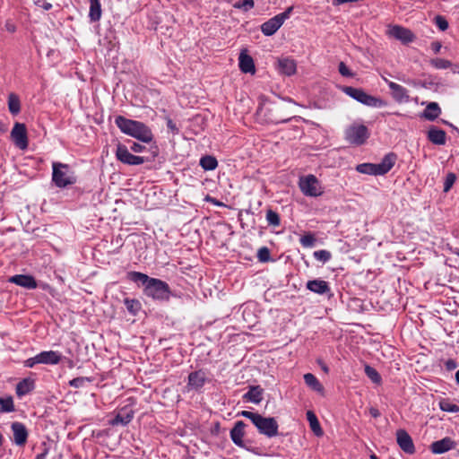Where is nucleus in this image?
I'll return each instance as SVG.
<instances>
[{
	"label": "nucleus",
	"instance_id": "1",
	"mask_svg": "<svg viewBox=\"0 0 459 459\" xmlns=\"http://www.w3.org/2000/svg\"><path fill=\"white\" fill-rule=\"evenodd\" d=\"M126 277L129 281L143 286V294L154 300L165 301L170 298V288L166 281L135 271L128 272Z\"/></svg>",
	"mask_w": 459,
	"mask_h": 459
},
{
	"label": "nucleus",
	"instance_id": "2",
	"mask_svg": "<svg viewBox=\"0 0 459 459\" xmlns=\"http://www.w3.org/2000/svg\"><path fill=\"white\" fill-rule=\"evenodd\" d=\"M115 124L122 133L143 143H149L153 139L152 130L143 122L117 116Z\"/></svg>",
	"mask_w": 459,
	"mask_h": 459
},
{
	"label": "nucleus",
	"instance_id": "3",
	"mask_svg": "<svg viewBox=\"0 0 459 459\" xmlns=\"http://www.w3.org/2000/svg\"><path fill=\"white\" fill-rule=\"evenodd\" d=\"M238 415L250 420L261 435L269 438L279 435V425L273 417H264L257 412L249 411H242L238 412Z\"/></svg>",
	"mask_w": 459,
	"mask_h": 459
},
{
	"label": "nucleus",
	"instance_id": "4",
	"mask_svg": "<svg viewBox=\"0 0 459 459\" xmlns=\"http://www.w3.org/2000/svg\"><path fill=\"white\" fill-rule=\"evenodd\" d=\"M396 155L393 152L384 156L380 163H361L357 165L356 170L359 173L373 176H382L389 172L394 166Z\"/></svg>",
	"mask_w": 459,
	"mask_h": 459
},
{
	"label": "nucleus",
	"instance_id": "5",
	"mask_svg": "<svg viewBox=\"0 0 459 459\" xmlns=\"http://www.w3.org/2000/svg\"><path fill=\"white\" fill-rule=\"evenodd\" d=\"M52 182L59 188L74 185L76 177L68 164L54 161L52 163Z\"/></svg>",
	"mask_w": 459,
	"mask_h": 459
},
{
	"label": "nucleus",
	"instance_id": "6",
	"mask_svg": "<svg viewBox=\"0 0 459 459\" xmlns=\"http://www.w3.org/2000/svg\"><path fill=\"white\" fill-rule=\"evenodd\" d=\"M343 91L351 98L368 107L382 108L386 105L384 100L369 95L362 89L348 86L343 88Z\"/></svg>",
	"mask_w": 459,
	"mask_h": 459
},
{
	"label": "nucleus",
	"instance_id": "7",
	"mask_svg": "<svg viewBox=\"0 0 459 459\" xmlns=\"http://www.w3.org/2000/svg\"><path fill=\"white\" fill-rule=\"evenodd\" d=\"M299 186L300 191L306 196L317 197L324 193L321 183L316 177L312 174L300 177L299 180Z\"/></svg>",
	"mask_w": 459,
	"mask_h": 459
},
{
	"label": "nucleus",
	"instance_id": "8",
	"mask_svg": "<svg viewBox=\"0 0 459 459\" xmlns=\"http://www.w3.org/2000/svg\"><path fill=\"white\" fill-rule=\"evenodd\" d=\"M293 7H288L283 13H281L274 17L269 19L261 25V31L265 36L273 35L283 24V22L290 18Z\"/></svg>",
	"mask_w": 459,
	"mask_h": 459
},
{
	"label": "nucleus",
	"instance_id": "9",
	"mask_svg": "<svg viewBox=\"0 0 459 459\" xmlns=\"http://www.w3.org/2000/svg\"><path fill=\"white\" fill-rule=\"evenodd\" d=\"M345 137L350 143L361 145L368 138V130L363 125H352L346 129Z\"/></svg>",
	"mask_w": 459,
	"mask_h": 459
},
{
	"label": "nucleus",
	"instance_id": "10",
	"mask_svg": "<svg viewBox=\"0 0 459 459\" xmlns=\"http://www.w3.org/2000/svg\"><path fill=\"white\" fill-rule=\"evenodd\" d=\"M11 139L17 148L26 150L29 144L26 126L16 122L11 131Z\"/></svg>",
	"mask_w": 459,
	"mask_h": 459
},
{
	"label": "nucleus",
	"instance_id": "11",
	"mask_svg": "<svg viewBox=\"0 0 459 459\" xmlns=\"http://www.w3.org/2000/svg\"><path fill=\"white\" fill-rule=\"evenodd\" d=\"M386 35L403 44L411 43L415 39V35L411 30L400 25H389L387 27Z\"/></svg>",
	"mask_w": 459,
	"mask_h": 459
},
{
	"label": "nucleus",
	"instance_id": "12",
	"mask_svg": "<svg viewBox=\"0 0 459 459\" xmlns=\"http://www.w3.org/2000/svg\"><path fill=\"white\" fill-rule=\"evenodd\" d=\"M116 157L119 161L127 165H141L144 162L143 157L132 154L129 150L122 144L117 145Z\"/></svg>",
	"mask_w": 459,
	"mask_h": 459
},
{
	"label": "nucleus",
	"instance_id": "13",
	"mask_svg": "<svg viewBox=\"0 0 459 459\" xmlns=\"http://www.w3.org/2000/svg\"><path fill=\"white\" fill-rule=\"evenodd\" d=\"M207 380V374L204 370L200 369L193 371L187 377V388L189 390L198 391L203 388Z\"/></svg>",
	"mask_w": 459,
	"mask_h": 459
},
{
	"label": "nucleus",
	"instance_id": "14",
	"mask_svg": "<svg viewBox=\"0 0 459 459\" xmlns=\"http://www.w3.org/2000/svg\"><path fill=\"white\" fill-rule=\"evenodd\" d=\"M245 427L246 424L243 421H237L234 427L231 429L230 436L232 442L238 447L244 448L247 451H253L251 448L247 446L243 440V437L245 436Z\"/></svg>",
	"mask_w": 459,
	"mask_h": 459
},
{
	"label": "nucleus",
	"instance_id": "15",
	"mask_svg": "<svg viewBox=\"0 0 459 459\" xmlns=\"http://www.w3.org/2000/svg\"><path fill=\"white\" fill-rule=\"evenodd\" d=\"M11 429L13 431L14 444L19 446H23L29 436L25 425L22 422L14 421L11 425Z\"/></svg>",
	"mask_w": 459,
	"mask_h": 459
},
{
	"label": "nucleus",
	"instance_id": "16",
	"mask_svg": "<svg viewBox=\"0 0 459 459\" xmlns=\"http://www.w3.org/2000/svg\"><path fill=\"white\" fill-rule=\"evenodd\" d=\"M396 440L400 448L406 454L412 455L415 452V446L411 436L404 430L399 429L396 432Z\"/></svg>",
	"mask_w": 459,
	"mask_h": 459
},
{
	"label": "nucleus",
	"instance_id": "17",
	"mask_svg": "<svg viewBox=\"0 0 459 459\" xmlns=\"http://www.w3.org/2000/svg\"><path fill=\"white\" fill-rule=\"evenodd\" d=\"M388 87L391 91L393 99L399 103H406L410 101L409 91L403 86L394 82H388Z\"/></svg>",
	"mask_w": 459,
	"mask_h": 459
},
{
	"label": "nucleus",
	"instance_id": "18",
	"mask_svg": "<svg viewBox=\"0 0 459 459\" xmlns=\"http://www.w3.org/2000/svg\"><path fill=\"white\" fill-rule=\"evenodd\" d=\"M134 418V411L128 407H123L117 415L109 421L111 426H126Z\"/></svg>",
	"mask_w": 459,
	"mask_h": 459
},
{
	"label": "nucleus",
	"instance_id": "19",
	"mask_svg": "<svg viewBox=\"0 0 459 459\" xmlns=\"http://www.w3.org/2000/svg\"><path fill=\"white\" fill-rule=\"evenodd\" d=\"M455 447V442L446 437L440 440L435 441L430 446V450L433 454L440 455L448 452Z\"/></svg>",
	"mask_w": 459,
	"mask_h": 459
},
{
	"label": "nucleus",
	"instance_id": "20",
	"mask_svg": "<svg viewBox=\"0 0 459 459\" xmlns=\"http://www.w3.org/2000/svg\"><path fill=\"white\" fill-rule=\"evenodd\" d=\"M9 282L14 283L28 290H33L37 288L36 280L33 276L28 274L13 275L9 278Z\"/></svg>",
	"mask_w": 459,
	"mask_h": 459
},
{
	"label": "nucleus",
	"instance_id": "21",
	"mask_svg": "<svg viewBox=\"0 0 459 459\" xmlns=\"http://www.w3.org/2000/svg\"><path fill=\"white\" fill-rule=\"evenodd\" d=\"M39 363L45 365H57L62 360V354L57 351H44L38 353Z\"/></svg>",
	"mask_w": 459,
	"mask_h": 459
},
{
	"label": "nucleus",
	"instance_id": "22",
	"mask_svg": "<svg viewBox=\"0 0 459 459\" xmlns=\"http://www.w3.org/2000/svg\"><path fill=\"white\" fill-rule=\"evenodd\" d=\"M238 66L242 73L255 74V67L253 58L247 54L246 50L241 51L238 57Z\"/></svg>",
	"mask_w": 459,
	"mask_h": 459
},
{
	"label": "nucleus",
	"instance_id": "23",
	"mask_svg": "<svg viewBox=\"0 0 459 459\" xmlns=\"http://www.w3.org/2000/svg\"><path fill=\"white\" fill-rule=\"evenodd\" d=\"M307 289L319 295L326 294L331 291L329 283L320 279L308 281L307 282Z\"/></svg>",
	"mask_w": 459,
	"mask_h": 459
},
{
	"label": "nucleus",
	"instance_id": "24",
	"mask_svg": "<svg viewBox=\"0 0 459 459\" xmlns=\"http://www.w3.org/2000/svg\"><path fill=\"white\" fill-rule=\"evenodd\" d=\"M428 139L434 144L444 145L446 142V133L436 126H431L428 131Z\"/></svg>",
	"mask_w": 459,
	"mask_h": 459
},
{
	"label": "nucleus",
	"instance_id": "25",
	"mask_svg": "<svg viewBox=\"0 0 459 459\" xmlns=\"http://www.w3.org/2000/svg\"><path fill=\"white\" fill-rule=\"evenodd\" d=\"M35 388V380L31 377H25L16 385V394L18 397H22Z\"/></svg>",
	"mask_w": 459,
	"mask_h": 459
},
{
	"label": "nucleus",
	"instance_id": "26",
	"mask_svg": "<svg viewBox=\"0 0 459 459\" xmlns=\"http://www.w3.org/2000/svg\"><path fill=\"white\" fill-rule=\"evenodd\" d=\"M296 63L293 59L290 58H283L279 60L278 62V69L281 74L285 75H292L296 72Z\"/></svg>",
	"mask_w": 459,
	"mask_h": 459
},
{
	"label": "nucleus",
	"instance_id": "27",
	"mask_svg": "<svg viewBox=\"0 0 459 459\" xmlns=\"http://www.w3.org/2000/svg\"><path fill=\"white\" fill-rule=\"evenodd\" d=\"M441 114V108L437 102H429L422 113V117L429 121H434Z\"/></svg>",
	"mask_w": 459,
	"mask_h": 459
},
{
	"label": "nucleus",
	"instance_id": "28",
	"mask_svg": "<svg viewBox=\"0 0 459 459\" xmlns=\"http://www.w3.org/2000/svg\"><path fill=\"white\" fill-rule=\"evenodd\" d=\"M304 381L306 385L310 387L312 390L323 394L324 386L319 382V380L312 374L307 373L304 375Z\"/></svg>",
	"mask_w": 459,
	"mask_h": 459
},
{
	"label": "nucleus",
	"instance_id": "29",
	"mask_svg": "<svg viewBox=\"0 0 459 459\" xmlns=\"http://www.w3.org/2000/svg\"><path fill=\"white\" fill-rule=\"evenodd\" d=\"M89 18L91 22H98L101 18V4L100 0H89Z\"/></svg>",
	"mask_w": 459,
	"mask_h": 459
},
{
	"label": "nucleus",
	"instance_id": "30",
	"mask_svg": "<svg viewBox=\"0 0 459 459\" xmlns=\"http://www.w3.org/2000/svg\"><path fill=\"white\" fill-rule=\"evenodd\" d=\"M8 109L9 112L13 116H16L21 112L20 98L13 92L8 95Z\"/></svg>",
	"mask_w": 459,
	"mask_h": 459
},
{
	"label": "nucleus",
	"instance_id": "31",
	"mask_svg": "<svg viewBox=\"0 0 459 459\" xmlns=\"http://www.w3.org/2000/svg\"><path fill=\"white\" fill-rule=\"evenodd\" d=\"M244 398L254 403H259L263 400V390L260 386H252Z\"/></svg>",
	"mask_w": 459,
	"mask_h": 459
},
{
	"label": "nucleus",
	"instance_id": "32",
	"mask_svg": "<svg viewBox=\"0 0 459 459\" xmlns=\"http://www.w3.org/2000/svg\"><path fill=\"white\" fill-rule=\"evenodd\" d=\"M307 419L309 422L310 429L315 433V435L317 437L322 436L323 430L320 427V423H319L316 414L312 411H307Z\"/></svg>",
	"mask_w": 459,
	"mask_h": 459
},
{
	"label": "nucleus",
	"instance_id": "33",
	"mask_svg": "<svg viewBox=\"0 0 459 459\" xmlns=\"http://www.w3.org/2000/svg\"><path fill=\"white\" fill-rule=\"evenodd\" d=\"M200 166L204 170H213L218 166V161L215 157L211 155L204 156L200 159Z\"/></svg>",
	"mask_w": 459,
	"mask_h": 459
},
{
	"label": "nucleus",
	"instance_id": "34",
	"mask_svg": "<svg viewBox=\"0 0 459 459\" xmlns=\"http://www.w3.org/2000/svg\"><path fill=\"white\" fill-rule=\"evenodd\" d=\"M124 304L127 311L133 316H136L142 308L140 301L135 299H125Z\"/></svg>",
	"mask_w": 459,
	"mask_h": 459
},
{
	"label": "nucleus",
	"instance_id": "35",
	"mask_svg": "<svg viewBox=\"0 0 459 459\" xmlns=\"http://www.w3.org/2000/svg\"><path fill=\"white\" fill-rule=\"evenodd\" d=\"M367 377L375 384H380L381 377L379 373L371 366L366 365L364 368Z\"/></svg>",
	"mask_w": 459,
	"mask_h": 459
},
{
	"label": "nucleus",
	"instance_id": "36",
	"mask_svg": "<svg viewBox=\"0 0 459 459\" xmlns=\"http://www.w3.org/2000/svg\"><path fill=\"white\" fill-rule=\"evenodd\" d=\"M429 63L434 68L438 70L447 69L453 66L452 63L449 60L444 58H433L429 61Z\"/></svg>",
	"mask_w": 459,
	"mask_h": 459
},
{
	"label": "nucleus",
	"instance_id": "37",
	"mask_svg": "<svg viewBox=\"0 0 459 459\" xmlns=\"http://www.w3.org/2000/svg\"><path fill=\"white\" fill-rule=\"evenodd\" d=\"M14 411V404L12 397L5 399L0 398V411L12 412Z\"/></svg>",
	"mask_w": 459,
	"mask_h": 459
},
{
	"label": "nucleus",
	"instance_id": "38",
	"mask_svg": "<svg viewBox=\"0 0 459 459\" xmlns=\"http://www.w3.org/2000/svg\"><path fill=\"white\" fill-rule=\"evenodd\" d=\"M265 218L268 224L271 226L278 227L281 223L279 214L271 209L267 210Z\"/></svg>",
	"mask_w": 459,
	"mask_h": 459
},
{
	"label": "nucleus",
	"instance_id": "39",
	"mask_svg": "<svg viewBox=\"0 0 459 459\" xmlns=\"http://www.w3.org/2000/svg\"><path fill=\"white\" fill-rule=\"evenodd\" d=\"M439 408L446 412H459V406L450 403L448 400H442L439 403Z\"/></svg>",
	"mask_w": 459,
	"mask_h": 459
},
{
	"label": "nucleus",
	"instance_id": "40",
	"mask_svg": "<svg viewBox=\"0 0 459 459\" xmlns=\"http://www.w3.org/2000/svg\"><path fill=\"white\" fill-rule=\"evenodd\" d=\"M299 242L304 247H312L315 245L316 238L313 234L307 233L300 238Z\"/></svg>",
	"mask_w": 459,
	"mask_h": 459
},
{
	"label": "nucleus",
	"instance_id": "41",
	"mask_svg": "<svg viewBox=\"0 0 459 459\" xmlns=\"http://www.w3.org/2000/svg\"><path fill=\"white\" fill-rule=\"evenodd\" d=\"M331 253L327 250L322 249L314 252V257L322 263H326L331 259Z\"/></svg>",
	"mask_w": 459,
	"mask_h": 459
},
{
	"label": "nucleus",
	"instance_id": "42",
	"mask_svg": "<svg viewBox=\"0 0 459 459\" xmlns=\"http://www.w3.org/2000/svg\"><path fill=\"white\" fill-rule=\"evenodd\" d=\"M89 382H91L90 378L84 377H75V378L70 380L69 385L72 387H74V388H80V387L84 386V385Z\"/></svg>",
	"mask_w": 459,
	"mask_h": 459
},
{
	"label": "nucleus",
	"instance_id": "43",
	"mask_svg": "<svg viewBox=\"0 0 459 459\" xmlns=\"http://www.w3.org/2000/svg\"><path fill=\"white\" fill-rule=\"evenodd\" d=\"M254 0H239L234 4V7L242 9L244 11H248L254 7Z\"/></svg>",
	"mask_w": 459,
	"mask_h": 459
},
{
	"label": "nucleus",
	"instance_id": "44",
	"mask_svg": "<svg viewBox=\"0 0 459 459\" xmlns=\"http://www.w3.org/2000/svg\"><path fill=\"white\" fill-rule=\"evenodd\" d=\"M434 22H435V24L437 25V27L440 30L445 31L447 30L448 22L446 21V19L444 16L437 15L434 19Z\"/></svg>",
	"mask_w": 459,
	"mask_h": 459
},
{
	"label": "nucleus",
	"instance_id": "45",
	"mask_svg": "<svg viewBox=\"0 0 459 459\" xmlns=\"http://www.w3.org/2000/svg\"><path fill=\"white\" fill-rule=\"evenodd\" d=\"M456 177L454 173H448L444 182V192L447 193L455 184Z\"/></svg>",
	"mask_w": 459,
	"mask_h": 459
},
{
	"label": "nucleus",
	"instance_id": "46",
	"mask_svg": "<svg viewBox=\"0 0 459 459\" xmlns=\"http://www.w3.org/2000/svg\"><path fill=\"white\" fill-rule=\"evenodd\" d=\"M36 364H40L38 354L34 357L25 359L23 362L24 367L30 368H33Z\"/></svg>",
	"mask_w": 459,
	"mask_h": 459
},
{
	"label": "nucleus",
	"instance_id": "47",
	"mask_svg": "<svg viewBox=\"0 0 459 459\" xmlns=\"http://www.w3.org/2000/svg\"><path fill=\"white\" fill-rule=\"evenodd\" d=\"M258 258L261 262H266L270 258V253L267 247H262L258 251Z\"/></svg>",
	"mask_w": 459,
	"mask_h": 459
},
{
	"label": "nucleus",
	"instance_id": "48",
	"mask_svg": "<svg viewBox=\"0 0 459 459\" xmlns=\"http://www.w3.org/2000/svg\"><path fill=\"white\" fill-rule=\"evenodd\" d=\"M339 73L342 76H345V77L352 76V73L350 71V69L347 67V65L343 62H341L339 64Z\"/></svg>",
	"mask_w": 459,
	"mask_h": 459
},
{
	"label": "nucleus",
	"instance_id": "49",
	"mask_svg": "<svg viewBox=\"0 0 459 459\" xmlns=\"http://www.w3.org/2000/svg\"><path fill=\"white\" fill-rule=\"evenodd\" d=\"M458 364L455 359H449L445 362V367L446 370L452 371L457 368Z\"/></svg>",
	"mask_w": 459,
	"mask_h": 459
},
{
	"label": "nucleus",
	"instance_id": "50",
	"mask_svg": "<svg viewBox=\"0 0 459 459\" xmlns=\"http://www.w3.org/2000/svg\"><path fill=\"white\" fill-rule=\"evenodd\" d=\"M48 454V448L47 447L46 444H43L42 452L36 455L35 459H46Z\"/></svg>",
	"mask_w": 459,
	"mask_h": 459
},
{
	"label": "nucleus",
	"instance_id": "51",
	"mask_svg": "<svg viewBox=\"0 0 459 459\" xmlns=\"http://www.w3.org/2000/svg\"><path fill=\"white\" fill-rule=\"evenodd\" d=\"M442 48V45L439 41H434L431 43V49L434 51V53L437 54Z\"/></svg>",
	"mask_w": 459,
	"mask_h": 459
},
{
	"label": "nucleus",
	"instance_id": "52",
	"mask_svg": "<svg viewBox=\"0 0 459 459\" xmlns=\"http://www.w3.org/2000/svg\"><path fill=\"white\" fill-rule=\"evenodd\" d=\"M144 146L137 143H134L133 145L131 146V150L134 152H142Z\"/></svg>",
	"mask_w": 459,
	"mask_h": 459
},
{
	"label": "nucleus",
	"instance_id": "53",
	"mask_svg": "<svg viewBox=\"0 0 459 459\" xmlns=\"http://www.w3.org/2000/svg\"><path fill=\"white\" fill-rule=\"evenodd\" d=\"M205 200H206L207 202L212 203V204H214V205H216V206H222V205H223V204H222L221 202H220V201L216 200L215 198L211 197V196H209V195H207V196L205 197Z\"/></svg>",
	"mask_w": 459,
	"mask_h": 459
},
{
	"label": "nucleus",
	"instance_id": "54",
	"mask_svg": "<svg viewBox=\"0 0 459 459\" xmlns=\"http://www.w3.org/2000/svg\"><path fill=\"white\" fill-rule=\"evenodd\" d=\"M369 414L373 418H378L380 416L379 411L377 408H374V407L369 408Z\"/></svg>",
	"mask_w": 459,
	"mask_h": 459
},
{
	"label": "nucleus",
	"instance_id": "55",
	"mask_svg": "<svg viewBox=\"0 0 459 459\" xmlns=\"http://www.w3.org/2000/svg\"><path fill=\"white\" fill-rule=\"evenodd\" d=\"M42 8L46 11H48L52 8V4L50 3H48V2H45L43 4H42Z\"/></svg>",
	"mask_w": 459,
	"mask_h": 459
},
{
	"label": "nucleus",
	"instance_id": "56",
	"mask_svg": "<svg viewBox=\"0 0 459 459\" xmlns=\"http://www.w3.org/2000/svg\"><path fill=\"white\" fill-rule=\"evenodd\" d=\"M6 29L10 32H13L15 30V26L13 24L6 23Z\"/></svg>",
	"mask_w": 459,
	"mask_h": 459
},
{
	"label": "nucleus",
	"instance_id": "57",
	"mask_svg": "<svg viewBox=\"0 0 459 459\" xmlns=\"http://www.w3.org/2000/svg\"><path fill=\"white\" fill-rule=\"evenodd\" d=\"M453 73L459 74V65H455L453 67Z\"/></svg>",
	"mask_w": 459,
	"mask_h": 459
},
{
	"label": "nucleus",
	"instance_id": "58",
	"mask_svg": "<svg viewBox=\"0 0 459 459\" xmlns=\"http://www.w3.org/2000/svg\"><path fill=\"white\" fill-rule=\"evenodd\" d=\"M455 381L456 384L459 385V369L455 372Z\"/></svg>",
	"mask_w": 459,
	"mask_h": 459
},
{
	"label": "nucleus",
	"instance_id": "59",
	"mask_svg": "<svg viewBox=\"0 0 459 459\" xmlns=\"http://www.w3.org/2000/svg\"><path fill=\"white\" fill-rule=\"evenodd\" d=\"M454 254L459 256V247H456V248L454 250Z\"/></svg>",
	"mask_w": 459,
	"mask_h": 459
},
{
	"label": "nucleus",
	"instance_id": "60",
	"mask_svg": "<svg viewBox=\"0 0 459 459\" xmlns=\"http://www.w3.org/2000/svg\"><path fill=\"white\" fill-rule=\"evenodd\" d=\"M322 369H323L325 373H327V372H328V368H327L325 365H323V366H322Z\"/></svg>",
	"mask_w": 459,
	"mask_h": 459
},
{
	"label": "nucleus",
	"instance_id": "61",
	"mask_svg": "<svg viewBox=\"0 0 459 459\" xmlns=\"http://www.w3.org/2000/svg\"><path fill=\"white\" fill-rule=\"evenodd\" d=\"M370 459H379L375 454L370 455Z\"/></svg>",
	"mask_w": 459,
	"mask_h": 459
},
{
	"label": "nucleus",
	"instance_id": "62",
	"mask_svg": "<svg viewBox=\"0 0 459 459\" xmlns=\"http://www.w3.org/2000/svg\"><path fill=\"white\" fill-rule=\"evenodd\" d=\"M3 439H4L3 435L0 433V446L3 444Z\"/></svg>",
	"mask_w": 459,
	"mask_h": 459
},
{
	"label": "nucleus",
	"instance_id": "63",
	"mask_svg": "<svg viewBox=\"0 0 459 459\" xmlns=\"http://www.w3.org/2000/svg\"><path fill=\"white\" fill-rule=\"evenodd\" d=\"M383 80L388 84V82H390L388 79H386L385 77H383Z\"/></svg>",
	"mask_w": 459,
	"mask_h": 459
},
{
	"label": "nucleus",
	"instance_id": "64",
	"mask_svg": "<svg viewBox=\"0 0 459 459\" xmlns=\"http://www.w3.org/2000/svg\"><path fill=\"white\" fill-rule=\"evenodd\" d=\"M169 126L172 127L171 121L169 122Z\"/></svg>",
	"mask_w": 459,
	"mask_h": 459
}]
</instances>
